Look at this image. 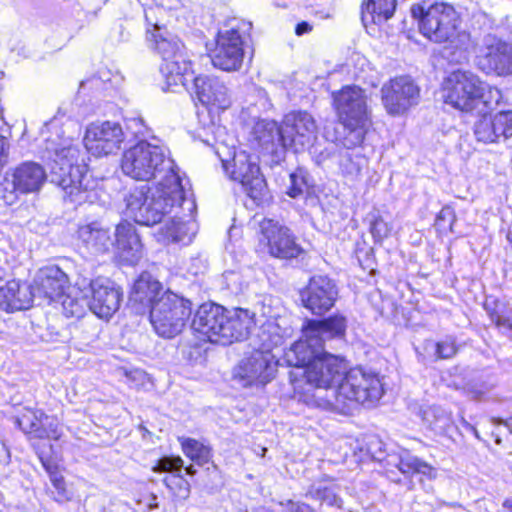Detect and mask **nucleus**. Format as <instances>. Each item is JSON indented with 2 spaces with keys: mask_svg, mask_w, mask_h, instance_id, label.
Segmentation results:
<instances>
[{
  "mask_svg": "<svg viewBox=\"0 0 512 512\" xmlns=\"http://www.w3.org/2000/svg\"><path fill=\"white\" fill-rule=\"evenodd\" d=\"M330 407L341 414H352L359 405H374L383 395L378 376L360 367L344 372L341 382L332 392Z\"/></svg>",
  "mask_w": 512,
  "mask_h": 512,
  "instance_id": "obj_6",
  "label": "nucleus"
},
{
  "mask_svg": "<svg viewBox=\"0 0 512 512\" xmlns=\"http://www.w3.org/2000/svg\"><path fill=\"white\" fill-rule=\"evenodd\" d=\"M312 30V26L308 23V22H301V23H298L296 28H295V33L299 36L305 34V33H308Z\"/></svg>",
  "mask_w": 512,
  "mask_h": 512,
  "instance_id": "obj_56",
  "label": "nucleus"
},
{
  "mask_svg": "<svg viewBox=\"0 0 512 512\" xmlns=\"http://www.w3.org/2000/svg\"><path fill=\"white\" fill-rule=\"evenodd\" d=\"M250 313H258L260 316L268 318L267 320H273L274 313L271 307V298H264L263 300L257 302L254 306V311H250Z\"/></svg>",
  "mask_w": 512,
  "mask_h": 512,
  "instance_id": "obj_51",
  "label": "nucleus"
},
{
  "mask_svg": "<svg viewBox=\"0 0 512 512\" xmlns=\"http://www.w3.org/2000/svg\"><path fill=\"white\" fill-rule=\"evenodd\" d=\"M10 174L20 193H34L41 189L47 179V174L42 165L27 161L16 166Z\"/></svg>",
  "mask_w": 512,
  "mask_h": 512,
  "instance_id": "obj_28",
  "label": "nucleus"
},
{
  "mask_svg": "<svg viewBox=\"0 0 512 512\" xmlns=\"http://www.w3.org/2000/svg\"><path fill=\"white\" fill-rule=\"evenodd\" d=\"M121 168L125 175L139 181H149L171 173H178L174 161L166 156V149L157 144L140 141L126 150Z\"/></svg>",
  "mask_w": 512,
  "mask_h": 512,
  "instance_id": "obj_8",
  "label": "nucleus"
},
{
  "mask_svg": "<svg viewBox=\"0 0 512 512\" xmlns=\"http://www.w3.org/2000/svg\"><path fill=\"white\" fill-rule=\"evenodd\" d=\"M155 50L162 58L160 72L166 79L167 86L184 84V75L191 70L184 45L174 35L158 31L153 35Z\"/></svg>",
  "mask_w": 512,
  "mask_h": 512,
  "instance_id": "obj_9",
  "label": "nucleus"
},
{
  "mask_svg": "<svg viewBox=\"0 0 512 512\" xmlns=\"http://www.w3.org/2000/svg\"><path fill=\"white\" fill-rule=\"evenodd\" d=\"M86 290L89 294V310L99 318H109L119 309L121 293L109 282L92 280Z\"/></svg>",
  "mask_w": 512,
  "mask_h": 512,
  "instance_id": "obj_23",
  "label": "nucleus"
},
{
  "mask_svg": "<svg viewBox=\"0 0 512 512\" xmlns=\"http://www.w3.org/2000/svg\"><path fill=\"white\" fill-rule=\"evenodd\" d=\"M476 139L484 143L498 142L497 133L492 115H482L474 124Z\"/></svg>",
  "mask_w": 512,
  "mask_h": 512,
  "instance_id": "obj_41",
  "label": "nucleus"
},
{
  "mask_svg": "<svg viewBox=\"0 0 512 512\" xmlns=\"http://www.w3.org/2000/svg\"><path fill=\"white\" fill-rule=\"evenodd\" d=\"M41 461L44 468L49 474L50 481L53 487V490H51V494L54 500L60 503L68 501L71 498V494L66 488L64 477L58 470V467L52 464L50 461L44 460L43 458H41Z\"/></svg>",
  "mask_w": 512,
  "mask_h": 512,
  "instance_id": "obj_39",
  "label": "nucleus"
},
{
  "mask_svg": "<svg viewBox=\"0 0 512 512\" xmlns=\"http://www.w3.org/2000/svg\"><path fill=\"white\" fill-rule=\"evenodd\" d=\"M507 240L512 245V225L509 227V230L507 233Z\"/></svg>",
  "mask_w": 512,
  "mask_h": 512,
  "instance_id": "obj_60",
  "label": "nucleus"
},
{
  "mask_svg": "<svg viewBox=\"0 0 512 512\" xmlns=\"http://www.w3.org/2000/svg\"><path fill=\"white\" fill-rule=\"evenodd\" d=\"M300 296L306 309L314 315L322 316L334 306L338 298V289L329 277L315 275L310 278Z\"/></svg>",
  "mask_w": 512,
  "mask_h": 512,
  "instance_id": "obj_18",
  "label": "nucleus"
},
{
  "mask_svg": "<svg viewBox=\"0 0 512 512\" xmlns=\"http://www.w3.org/2000/svg\"><path fill=\"white\" fill-rule=\"evenodd\" d=\"M411 15L417 20L424 37L431 42L445 44L444 54L451 61L466 60L468 52L475 47V41L468 31L462 29L460 15L451 4H414Z\"/></svg>",
  "mask_w": 512,
  "mask_h": 512,
  "instance_id": "obj_2",
  "label": "nucleus"
},
{
  "mask_svg": "<svg viewBox=\"0 0 512 512\" xmlns=\"http://www.w3.org/2000/svg\"><path fill=\"white\" fill-rule=\"evenodd\" d=\"M368 220L370 223V233L375 243H381L390 235L392 227L383 219L379 212L369 213Z\"/></svg>",
  "mask_w": 512,
  "mask_h": 512,
  "instance_id": "obj_42",
  "label": "nucleus"
},
{
  "mask_svg": "<svg viewBox=\"0 0 512 512\" xmlns=\"http://www.w3.org/2000/svg\"><path fill=\"white\" fill-rule=\"evenodd\" d=\"M161 232L167 242L188 244L192 241L187 225L180 220H176V217H173L170 222L166 223L161 228Z\"/></svg>",
  "mask_w": 512,
  "mask_h": 512,
  "instance_id": "obj_40",
  "label": "nucleus"
},
{
  "mask_svg": "<svg viewBox=\"0 0 512 512\" xmlns=\"http://www.w3.org/2000/svg\"><path fill=\"white\" fill-rule=\"evenodd\" d=\"M333 100L339 120L347 130L342 144L352 149L363 142L370 122L366 93L358 86H345L333 93Z\"/></svg>",
  "mask_w": 512,
  "mask_h": 512,
  "instance_id": "obj_7",
  "label": "nucleus"
},
{
  "mask_svg": "<svg viewBox=\"0 0 512 512\" xmlns=\"http://www.w3.org/2000/svg\"><path fill=\"white\" fill-rule=\"evenodd\" d=\"M43 416V414H41ZM43 417H38L36 413L28 411L15 420L17 426L25 433L33 438L45 439L53 438L58 439V434L55 430L48 431L44 427Z\"/></svg>",
  "mask_w": 512,
  "mask_h": 512,
  "instance_id": "obj_33",
  "label": "nucleus"
},
{
  "mask_svg": "<svg viewBox=\"0 0 512 512\" xmlns=\"http://www.w3.org/2000/svg\"><path fill=\"white\" fill-rule=\"evenodd\" d=\"M225 308L214 304L204 303L196 311L191 327L203 340L223 345L222 334L224 333Z\"/></svg>",
  "mask_w": 512,
  "mask_h": 512,
  "instance_id": "obj_21",
  "label": "nucleus"
},
{
  "mask_svg": "<svg viewBox=\"0 0 512 512\" xmlns=\"http://www.w3.org/2000/svg\"><path fill=\"white\" fill-rule=\"evenodd\" d=\"M186 473L189 475H194L196 473V469L193 467V465H190L186 467Z\"/></svg>",
  "mask_w": 512,
  "mask_h": 512,
  "instance_id": "obj_59",
  "label": "nucleus"
},
{
  "mask_svg": "<svg viewBox=\"0 0 512 512\" xmlns=\"http://www.w3.org/2000/svg\"><path fill=\"white\" fill-rule=\"evenodd\" d=\"M255 512H274L273 510L267 509V508H260Z\"/></svg>",
  "mask_w": 512,
  "mask_h": 512,
  "instance_id": "obj_62",
  "label": "nucleus"
},
{
  "mask_svg": "<svg viewBox=\"0 0 512 512\" xmlns=\"http://www.w3.org/2000/svg\"><path fill=\"white\" fill-rule=\"evenodd\" d=\"M213 66L217 69L232 72L241 68L244 58L243 37L239 27H231L220 31L216 46L209 54Z\"/></svg>",
  "mask_w": 512,
  "mask_h": 512,
  "instance_id": "obj_14",
  "label": "nucleus"
},
{
  "mask_svg": "<svg viewBox=\"0 0 512 512\" xmlns=\"http://www.w3.org/2000/svg\"><path fill=\"white\" fill-rule=\"evenodd\" d=\"M472 429H473L474 435L479 439L480 436L478 434V431L475 428H472Z\"/></svg>",
  "mask_w": 512,
  "mask_h": 512,
  "instance_id": "obj_63",
  "label": "nucleus"
},
{
  "mask_svg": "<svg viewBox=\"0 0 512 512\" xmlns=\"http://www.w3.org/2000/svg\"><path fill=\"white\" fill-rule=\"evenodd\" d=\"M276 360L272 353L255 349L245 354L234 368V377L243 382L244 386L253 384L265 385L274 377Z\"/></svg>",
  "mask_w": 512,
  "mask_h": 512,
  "instance_id": "obj_15",
  "label": "nucleus"
},
{
  "mask_svg": "<svg viewBox=\"0 0 512 512\" xmlns=\"http://www.w3.org/2000/svg\"><path fill=\"white\" fill-rule=\"evenodd\" d=\"M347 323V318L340 313L320 320L305 319L301 327L302 336L284 353L285 362L305 370L326 352V341L345 337Z\"/></svg>",
  "mask_w": 512,
  "mask_h": 512,
  "instance_id": "obj_5",
  "label": "nucleus"
},
{
  "mask_svg": "<svg viewBox=\"0 0 512 512\" xmlns=\"http://www.w3.org/2000/svg\"><path fill=\"white\" fill-rule=\"evenodd\" d=\"M193 90L199 102L211 111H223L231 105V93L218 77L199 75L193 80Z\"/></svg>",
  "mask_w": 512,
  "mask_h": 512,
  "instance_id": "obj_22",
  "label": "nucleus"
},
{
  "mask_svg": "<svg viewBox=\"0 0 512 512\" xmlns=\"http://www.w3.org/2000/svg\"><path fill=\"white\" fill-rule=\"evenodd\" d=\"M258 245L261 250L279 259H293L303 253L292 231L274 219L263 218L259 222Z\"/></svg>",
  "mask_w": 512,
  "mask_h": 512,
  "instance_id": "obj_11",
  "label": "nucleus"
},
{
  "mask_svg": "<svg viewBox=\"0 0 512 512\" xmlns=\"http://www.w3.org/2000/svg\"><path fill=\"white\" fill-rule=\"evenodd\" d=\"M221 161L226 174L240 183L242 190L256 205H261L267 200L268 190L265 179L260 173L259 166L248 154L244 151L235 153L232 163L224 159Z\"/></svg>",
  "mask_w": 512,
  "mask_h": 512,
  "instance_id": "obj_10",
  "label": "nucleus"
},
{
  "mask_svg": "<svg viewBox=\"0 0 512 512\" xmlns=\"http://www.w3.org/2000/svg\"><path fill=\"white\" fill-rule=\"evenodd\" d=\"M37 295L35 288L30 291L27 285H20L18 283V292L15 291V301L12 303V310H22L30 306L32 302V296Z\"/></svg>",
  "mask_w": 512,
  "mask_h": 512,
  "instance_id": "obj_47",
  "label": "nucleus"
},
{
  "mask_svg": "<svg viewBox=\"0 0 512 512\" xmlns=\"http://www.w3.org/2000/svg\"><path fill=\"white\" fill-rule=\"evenodd\" d=\"M9 142L8 140L0 135V170L7 163L8 159Z\"/></svg>",
  "mask_w": 512,
  "mask_h": 512,
  "instance_id": "obj_54",
  "label": "nucleus"
},
{
  "mask_svg": "<svg viewBox=\"0 0 512 512\" xmlns=\"http://www.w3.org/2000/svg\"><path fill=\"white\" fill-rule=\"evenodd\" d=\"M284 147L295 152L311 146L317 135V125L313 116L306 111H293L282 121Z\"/></svg>",
  "mask_w": 512,
  "mask_h": 512,
  "instance_id": "obj_16",
  "label": "nucleus"
},
{
  "mask_svg": "<svg viewBox=\"0 0 512 512\" xmlns=\"http://www.w3.org/2000/svg\"><path fill=\"white\" fill-rule=\"evenodd\" d=\"M114 245L120 252L121 258L135 265L142 257V243L136 232L135 226L127 221L117 225L114 233Z\"/></svg>",
  "mask_w": 512,
  "mask_h": 512,
  "instance_id": "obj_27",
  "label": "nucleus"
},
{
  "mask_svg": "<svg viewBox=\"0 0 512 512\" xmlns=\"http://www.w3.org/2000/svg\"><path fill=\"white\" fill-rule=\"evenodd\" d=\"M225 318L227 321L224 328L222 327L223 345L246 339L256 324L255 313H250V310L243 308L226 309Z\"/></svg>",
  "mask_w": 512,
  "mask_h": 512,
  "instance_id": "obj_24",
  "label": "nucleus"
},
{
  "mask_svg": "<svg viewBox=\"0 0 512 512\" xmlns=\"http://www.w3.org/2000/svg\"><path fill=\"white\" fill-rule=\"evenodd\" d=\"M396 466L401 473L407 476L421 474L428 479H435L437 476V470L432 465L409 453L401 454Z\"/></svg>",
  "mask_w": 512,
  "mask_h": 512,
  "instance_id": "obj_36",
  "label": "nucleus"
},
{
  "mask_svg": "<svg viewBox=\"0 0 512 512\" xmlns=\"http://www.w3.org/2000/svg\"><path fill=\"white\" fill-rule=\"evenodd\" d=\"M489 315L497 326L512 330V311L506 309L503 304L496 303L495 309L489 311Z\"/></svg>",
  "mask_w": 512,
  "mask_h": 512,
  "instance_id": "obj_48",
  "label": "nucleus"
},
{
  "mask_svg": "<svg viewBox=\"0 0 512 512\" xmlns=\"http://www.w3.org/2000/svg\"><path fill=\"white\" fill-rule=\"evenodd\" d=\"M498 141L512 137V111H502L492 115Z\"/></svg>",
  "mask_w": 512,
  "mask_h": 512,
  "instance_id": "obj_44",
  "label": "nucleus"
},
{
  "mask_svg": "<svg viewBox=\"0 0 512 512\" xmlns=\"http://www.w3.org/2000/svg\"><path fill=\"white\" fill-rule=\"evenodd\" d=\"M284 337L285 330L275 320H267L252 339V345L263 352L271 353L272 349L284 343Z\"/></svg>",
  "mask_w": 512,
  "mask_h": 512,
  "instance_id": "obj_30",
  "label": "nucleus"
},
{
  "mask_svg": "<svg viewBox=\"0 0 512 512\" xmlns=\"http://www.w3.org/2000/svg\"><path fill=\"white\" fill-rule=\"evenodd\" d=\"M20 190L13 181V176L8 172L3 180L0 181V206L14 204L18 199Z\"/></svg>",
  "mask_w": 512,
  "mask_h": 512,
  "instance_id": "obj_43",
  "label": "nucleus"
},
{
  "mask_svg": "<svg viewBox=\"0 0 512 512\" xmlns=\"http://www.w3.org/2000/svg\"><path fill=\"white\" fill-rule=\"evenodd\" d=\"M183 453L198 465L208 463L212 458V451L208 445L188 437L178 438Z\"/></svg>",
  "mask_w": 512,
  "mask_h": 512,
  "instance_id": "obj_38",
  "label": "nucleus"
},
{
  "mask_svg": "<svg viewBox=\"0 0 512 512\" xmlns=\"http://www.w3.org/2000/svg\"><path fill=\"white\" fill-rule=\"evenodd\" d=\"M159 281L150 274H142L133 285L129 296V304L136 313H144L150 308V321L155 332L164 338H173L186 325L191 315V302L171 291L161 290Z\"/></svg>",
  "mask_w": 512,
  "mask_h": 512,
  "instance_id": "obj_1",
  "label": "nucleus"
},
{
  "mask_svg": "<svg viewBox=\"0 0 512 512\" xmlns=\"http://www.w3.org/2000/svg\"><path fill=\"white\" fill-rule=\"evenodd\" d=\"M476 61L478 68L487 74H512V46L488 34L483 38Z\"/></svg>",
  "mask_w": 512,
  "mask_h": 512,
  "instance_id": "obj_17",
  "label": "nucleus"
},
{
  "mask_svg": "<svg viewBox=\"0 0 512 512\" xmlns=\"http://www.w3.org/2000/svg\"><path fill=\"white\" fill-rule=\"evenodd\" d=\"M34 283L37 295L56 300L63 296L68 276L58 266H46L38 271Z\"/></svg>",
  "mask_w": 512,
  "mask_h": 512,
  "instance_id": "obj_26",
  "label": "nucleus"
},
{
  "mask_svg": "<svg viewBox=\"0 0 512 512\" xmlns=\"http://www.w3.org/2000/svg\"><path fill=\"white\" fill-rule=\"evenodd\" d=\"M77 236L82 245L94 255L105 254L114 246L110 229L98 221L79 226Z\"/></svg>",
  "mask_w": 512,
  "mask_h": 512,
  "instance_id": "obj_25",
  "label": "nucleus"
},
{
  "mask_svg": "<svg viewBox=\"0 0 512 512\" xmlns=\"http://www.w3.org/2000/svg\"><path fill=\"white\" fill-rule=\"evenodd\" d=\"M346 364L339 357L324 352L304 370L306 382L316 388H332L342 380Z\"/></svg>",
  "mask_w": 512,
  "mask_h": 512,
  "instance_id": "obj_20",
  "label": "nucleus"
},
{
  "mask_svg": "<svg viewBox=\"0 0 512 512\" xmlns=\"http://www.w3.org/2000/svg\"><path fill=\"white\" fill-rule=\"evenodd\" d=\"M396 9V0H368L362 6V22L381 24L390 19Z\"/></svg>",
  "mask_w": 512,
  "mask_h": 512,
  "instance_id": "obj_32",
  "label": "nucleus"
},
{
  "mask_svg": "<svg viewBox=\"0 0 512 512\" xmlns=\"http://www.w3.org/2000/svg\"><path fill=\"white\" fill-rule=\"evenodd\" d=\"M481 80L471 71L455 70L443 83L444 99L447 104L464 112H470L478 106Z\"/></svg>",
  "mask_w": 512,
  "mask_h": 512,
  "instance_id": "obj_12",
  "label": "nucleus"
},
{
  "mask_svg": "<svg viewBox=\"0 0 512 512\" xmlns=\"http://www.w3.org/2000/svg\"><path fill=\"white\" fill-rule=\"evenodd\" d=\"M253 134L258 143L265 147L281 145L284 147V137L282 136V125L279 126L272 120H261L253 128Z\"/></svg>",
  "mask_w": 512,
  "mask_h": 512,
  "instance_id": "obj_34",
  "label": "nucleus"
},
{
  "mask_svg": "<svg viewBox=\"0 0 512 512\" xmlns=\"http://www.w3.org/2000/svg\"><path fill=\"white\" fill-rule=\"evenodd\" d=\"M122 141V127L119 123L111 121L92 123L84 137L87 151L97 157L116 152Z\"/></svg>",
  "mask_w": 512,
  "mask_h": 512,
  "instance_id": "obj_19",
  "label": "nucleus"
},
{
  "mask_svg": "<svg viewBox=\"0 0 512 512\" xmlns=\"http://www.w3.org/2000/svg\"><path fill=\"white\" fill-rule=\"evenodd\" d=\"M504 507H506L512 511V498L508 499L504 502Z\"/></svg>",
  "mask_w": 512,
  "mask_h": 512,
  "instance_id": "obj_61",
  "label": "nucleus"
},
{
  "mask_svg": "<svg viewBox=\"0 0 512 512\" xmlns=\"http://www.w3.org/2000/svg\"><path fill=\"white\" fill-rule=\"evenodd\" d=\"M478 95V105L482 103L486 108L493 109L502 100V93L497 87L489 86L481 81V89Z\"/></svg>",
  "mask_w": 512,
  "mask_h": 512,
  "instance_id": "obj_45",
  "label": "nucleus"
},
{
  "mask_svg": "<svg viewBox=\"0 0 512 512\" xmlns=\"http://www.w3.org/2000/svg\"><path fill=\"white\" fill-rule=\"evenodd\" d=\"M307 177L308 173L302 168H298L296 171L292 172L289 176L290 186L288 188L287 194L292 198H296L303 194L304 191L308 188Z\"/></svg>",
  "mask_w": 512,
  "mask_h": 512,
  "instance_id": "obj_46",
  "label": "nucleus"
},
{
  "mask_svg": "<svg viewBox=\"0 0 512 512\" xmlns=\"http://www.w3.org/2000/svg\"><path fill=\"white\" fill-rule=\"evenodd\" d=\"M338 486L330 479H320L312 483L307 492L306 497L320 501L328 506L342 508V499L338 496Z\"/></svg>",
  "mask_w": 512,
  "mask_h": 512,
  "instance_id": "obj_31",
  "label": "nucleus"
},
{
  "mask_svg": "<svg viewBox=\"0 0 512 512\" xmlns=\"http://www.w3.org/2000/svg\"><path fill=\"white\" fill-rule=\"evenodd\" d=\"M284 512H315L312 507L303 502L288 501Z\"/></svg>",
  "mask_w": 512,
  "mask_h": 512,
  "instance_id": "obj_53",
  "label": "nucleus"
},
{
  "mask_svg": "<svg viewBox=\"0 0 512 512\" xmlns=\"http://www.w3.org/2000/svg\"><path fill=\"white\" fill-rule=\"evenodd\" d=\"M43 423H44V427L48 430V431H52V430H55L58 434V437L60 436L59 432H58V425L57 424H53L52 421H50V418L48 416H44L43 418Z\"/></svg>",
  "mask_w": 512,
  "mask_h": 512,
  "instance_id": "obj_57",
  "label": "nucleus"
},
{
  "mask_svg": "<svg viewBox=\"0 0 512 512\" xmlns=\"http://www.w3.org/2000/svg\"><path fill=\"white\" fill-rule=\"evenodd\" d=\"M184 199L181 178L178 173H171L153 190L146 187L132 190L125 198L126 214L138 224L153 226L179 207Z\"/></svg>",
  "mask_w": 512,
  "mask_h": 512,
  "instance_id": "obj_4",
  "label": "nucleus"
},
{
  "mask_svg": "<svg viewBox=\"0 0 512 512\" xmlns=\"http://www.w3.org/2000/svg\"><path fill=\"white\" fill-rule=\"evenodd\" d=\"M456 220L454 210L450 206H444L439 214L437 215L436 222L438 225H442V222H448V226L451 228Z\"/></svg>",
  "mask_w": 512,
  "mask_h": 512,
  "instance_id": "obj_52",
  "label": "nucleus"
},
{
  "mask_svg": "<svg viewBox=\"0 0 512 512\" xmlns=\"http://www.w3.org/2000/svg\"><path fill=\"white\" fill-rule=\"evenodd\" d=\"M45 153L49 161L50 180L61 187L64 199L76 205L93 203L97 196L95 182L86 166L78 163L80 150L72 140L58 135L49 138L46 140Z\"/></svg>",
  "mask_w": 512,
  "mask_h": 512,
  "instance_id": "obj_3",
  "label": "nucleus"
},
{
  "mask_svg": "<svg viewBox=\"0 0 512 512\" xmlns=\"http://www.w3.org/2000/svg\"><path fill=\"white\" fill-rule=\"evenodd\" d=\"M436 356L439 359H449L453 357L458 348L456 346V342L453 338L447 337L444 340L436 343Z\"/></svg>",
  "mask_w": 512,
  "mask_h": 512,
  "instance_id": "obj_50",
  "label": "nucleus"
},
{
  "mask_svg": "<svg viewBox=\"0 0 512 512\" xmlns=\"http://www.w3.org/2000/svg\"><path fill=\"white\" fill-rule=\"evenodd\" d=\"M495 441H496L497 444L501 443V439L499 437H497Z\"/></svg>",
  "mask_w": 512,
  "mask_h": 512,
  "instance_id": "obj_64",
  "label": "nucleus"
},
{
  "mask_svg": "<svg viewBox=\"0 0 512 512\" xmlns=\"http://www.w3.org/2000/svg\"><path fill=\"white\" fill-rule=\"evenodd\" d=\"M420 416L431 430L439 434L445 433L452 423L450 413L438 405L421 407Z\"/></svg>",
  "mask_w": 512,
  "mask_h": 512,
  "instance_id": "obj_35",
  "label": "nucleus"
},
{
  "mask_svg": "<svg viewBox=\"0 0 512 512\" xmlns=\"http://www.w3.org/2000/svg\"><path fill=\"white\" fill-rule=\"evenodd\" d=\"M15 291L18 292L17 281H9L5 286H0V309L12 310V303L15 301Z\"/></svg>",
  "mask_w": 512,
  "mask_h": 512,
  "instance_id": "obj_49",
  "label": "nucleus"
},
{
  "mask_svg": "<svg viewBox=\"0 0 512 512\" xmlns=\"http://www.w3.org/2000/svg\"><path fill=\"white\" fill-rule=\"evenodd\" d=\"M62 298L63 313L67 317L80 318L85 315L89 309V294L86 285L78 288L74 295L72 293L64 295Z\"/></svg>",
  "mask_w": 512,
  "mask_h": 512,
  "instance_id": "obj_37",
  "label": "nucleus"
},
{
  "mask_svg": "<svg viewBox=\"0 0 512 512\" xmlns=\"http://www.w3.org/2000/svg\"><path fill=\"white\" fill-rule=\"evenodd\" d=\"M183 467V460L181 457H162L157 461V464L153 467L155 472H170L172 475L164 478L165 485L171 490L174 487H179L180 491H183V497H187L189 494V484L180 475Z\"/></svg>",
  "mask_w": 512,
  "mask_h": 512,
  "instance_id": "obj_29",
  "label": "nucleus"
},
{
  "mask_svg": "<svg viewBox=\"0 0 512 512\" xmlns=\"http://www.w3.org/2000/svg\"><path fill=\"white\" fill-rule=\"evenodd\" d=\"M10 463V452L8 448L0 442V468Z\"/></svg>",
  "mask_w": 512,
  "mask_h": 512,
  "instance_id": "obj_55",
  "label": "nucleus"
},
{
  "mask_svg": "<svg viewBox=\"0 0 512 512\" xmlns=\"http://www.w3.org/2000/svg\"><path fill=\"white\" fill-rule=\"evenodd\" d=\"M420 88L410 76L395 77L381 88L382 104L389 115L400 116L418 104Z\"/></svg>",
  "mask_w": 512,
  "mask_h": 512,
  "instance_id": "obj_13",
  "label": "nucleus"
},
{
  "mask_svg": "<svg viewBox=\"0 0 512 512\" xmlns=\"http://www.w3.org/2000/svg\"><path fill=\"white\" fill-rule=\"evenodd\" d=\"M495 422H496V424L505 425L512 432V417L507 420L496 419Z\"/></svg>",
  "mask_w": 512,
  "mask_h": 512,
  "instance_id": "obj_58",
  "label": "nucleus"
}]
</instances>
